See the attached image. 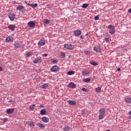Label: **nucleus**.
Instances as JSON below:
<instances>
[{
  "label": "nucleus",
  "instance_id": "obj_14",
  "mask_svg": "<svg viewBox=\"0 0 131 131\" xmlns=\"http://www.w3.org/2000/svg\"><path fill=\"white\" fill-rule=\"evenodd\" d=\"M36 125L40 128H41V129H43V128H45V127H46V126H45L43 124H42L40 123H37Z\"/></svg>",
  "mask_w": 131,
  "mask_h": 131
},
{
  "label": "nucleus",
  "instance_id": "obj_21",
  "mask_svg": "<svg viewBox=\"0 0 131 131\" xmlns=\"http://www.w3.org/2000/svg\"><path fill=\"white\" fill-rule=\"evenodd\" d=\"M83 75H84V76H85V75H89L90 74H91V73H90L89 72H86V71H83L82 72Z\"/></svg>",
  "mask_w": 131,
  "mask_h": 131
},
{
  "label": "nucleus",
  "instance_id": "obj_39",
  "mask_svg": "<svg viewBox=\"0 0 131 131\" xmlns=\"http://www.w3.org/2000/svg\"><path fill=\"white\" fill-rule=\"evenodd\" d=\"M94 19H95V21H97V20H99V19H100V17H99V16H96L94 17Z\"/></svg>",
  "mask_w": 131,
  "mask_h": 131
},
{
  "label": "nucleus",
  "instance_id": "obj_29",
  "mask_svg": "<svg viewBox=\"0 0 131 131\" xmlns=\"http://www.w3.org/2000/svg\"><path fill=\"white\" fill-rule=\"evenodd\" d=\"M89 7V4H84L82 5V8L83 9H86Z\"/></svg>",
  "mask_w": 131,
  "mask_h": 131
},
{
  "label": "nucleus",
  "instance_id": "obj_1",
  "mask_svg": "<svg viewBox=\"0 0 131 131\" xmlns=\"http://www.w3.org/2000/svg\"><path fill=\"white\" fill-rule=\"evenodd\" d=\"M108 29H110L109 31L110 34L115 33V27H114V26H112V25H109L108 26Z\"/></svg>",
  "mask_w": 131,
  "mask_h": 131
},
{
  "label": "nucleus",
  "instance_id": "obj_46",
  "mask_svg": "<svg viewBox=\"0 0 131 131\" xmlns=\"http://www.w3.org/2000/svg\"><path fill=\"white\" fill-rule=\"evenodd\" d=\"M40 108H43V107H45V106H43V105H42V104H41L40 105Z\"/></svg>",
  "mask_w": 131,
  "mask_h": 131
},
{
  "label": "nucleus",
  "instance_id": "obj_42",
  "mask_svg": "<svg viewBox=\"0 0 131 131\" xmlns=\"http://www.w3.org/2000/svg\"><path fill=\"white\" fill-rule=\"evenodd\" d=\"M42 56L43 57H47L48 56V54H43Z\"/></svg>",
  "mask_w": 131,
  "mask_h": 131
},
{
  "label": "nucleus",
  "instance_id": "obj_3",
  "mask_svg": "<svg viewBox=\"0 0 131 131\" xmlns=\"http://www.w3.org/2000/svg\"><path fill=\"white\" fill-rule=\"evenodd\" d=\"M41 61H42L41 57H38L36 58L35 59L33 60V63L34 64H37V63L38 62L41 63Z\"/></svg>",
  "mask_w": 131,
  "mask_h": 131
},
{
  "label": "nucleus",
  "instance_id": "obj_45",
  "mask_svg": "<svg viewBox=\"0 0 131 131\" xmlns=\"http://www.w3.org/2000/svg\"><path fill=\"white\" fill-rule=\"evenodd\" d=\"M128 12L131 14V8L128 9Z\"/></svg>",
  "mask_w": 131,
  "mask_h": 131
},
{
  "label": "nucleus",
  "instance_id": "obj_10",
  "mask_svg": "<svg viewBox=\"0 0 131 131\" xmlns=\"http://www.w3.org/2000/svg\"><path fill=\"white\" fill-rule=\"evenodd\" d=\"M24 6H21V5H18L17 8H16V10H18L20 12H21V11H22L23 12H24Z\"/></svg>",
  "mask_w": 131,
  "mask_h": 131
},
{
  "label": "nucleus",
  "instance_id": "obj_6",
  "mask_svg": "<svg viewBox=\"0 0 131 131\" xmlns=\"http://www.w3.org/2000/svg\"><path fill=\"white\" fill-rule=\"evenodd\" d=\"M58 69L59 68H58V66H54L52 67L50 70L51 72H57Z\"/></svg>",
  "mask_w": 131,
  "mask_h": 131
},
{
  "label": "nucleus",
  "instance_id": "obj_16",
  "mask_svg": "<svg viewBox=\"0 0 131 131\" xmlns=\"http://www.w3.org/2000/svg\"><path fill=\"white\" fill-rule=\"evenodd\" d=\"M40 115H46L47 114V111L45 109H42L40 111Z\"/></svg>",
  "mask_w": 131,
  "mask_h": 131
},
{
  "label": "nucleus",
  "instance_id": "obj_5",
  "mask_svg": "<svg viewBox=\"0 0 131 131\" xmlns=\"http://www.w3.org/2000/svg\"><path fill=\"white\" fill-rule=\"evenodd\" d=\"M8 17L11 21H13L14 19H15V14L11 12L10 13L8 14Z\"/></svg>",
  "mask_w": 131,
  "mask_h": 131
},
{
  "label": "nucleus",
  "instance_id": "obj_33",
  "mask_svg": "<svg viewBox=\"0 0 131 131\" xmlns=\"http://www.w3.org/2000/svg\"><path fill=\"white\" fill-rule=\"evenodd\" d=\"M82 91H83V92H85L86 93H88L89 92V89L83 88L82 89Z\"/></svg>",
  "mask_w": 131,
  "mask_h": 131
},
{
  "label": "nucleus",
  "instance_id": "obj_11",
  "mask_svg": "<svg viewBox=\"0 0 131 131\" xmlns=\"http://www.w3.org/2000/svg\"><path fill=\"white\" fill-rule=\"evenodd\" d=\"M28 25H29L30 27H34V26H35V23L33 21H31L28 23Z\"/></svg>",
  "mask_w": 131,
  "mask_h": 131
},
{
  "label": "nucleus",
  "instance_id": "obj_20",
  "mask_svg": "<svg viewBox=\"0 0 131 131\" xmlns=\"http://www.w3.org/2000/svg\"><path fill=\"white\" fill-rule=\"evenodd\" d=\"M28 124L29 125V126H35V122H32V121H30L29 122Z\"/></svg>",
  "mask_w": 131,
  "mask_h": 131
},
{
  "label": "nucleus",
  "instance_id": "obj_49",
  "mask_svg": "<svg viewBox=\"0 0 131 131\" xmlns=\"http://www.w3.org/2000/svg\"><path fill=\"white\" fill-rule=\"evenodd\" d=\"M8 102H10V103L12 102H14V101L12 100H9Z\"/></svg>",
  "mask_w": 131,
  "mask_h": 131
},
{
  "label": "nucleus",
  "instance_id": "obj_44",
  "mask_svg": "<svg viewBox=\"0 0 131 131\" xmlns=\"http://www.w3.org/2000/svg\"><path fill=\"white\" fill-rule=\"evenodd\" d=\"M3 68H2V67H0V72H1V71H3Z\"/></svg>",
  "mask_w": 131,
  "mask_h": 131
},
{
  "label": "nucleus",
  "instance_id": "obj_52",
  "mask_svg": "<svg viewBox=\"0 0 131 131\" xmlns=\"http://www.w3.org/2000/svg\"><path fill=\"white\" fill-rule=\"evenodd\" d=\"M130 118H131V117H130Z\"/></svg>",
  "mask_w": 131,
  "mask_h": 131
},
{
  "label": "nucleus",
  "instance_id": "obj_15",
  "mask_svg": "<svg viewBox=\"0 0 131 131\" xmlns=\"http://www.w3.org/2000/svg\"><path fill=\"white\" fill-rule=\"evenodd\" d=\"M94 50L96 52H97L98 53L101 52V48L99 46L94 47Z\"/></svg>",
  "mask_w": 131,
  "mask_h": 131
},
{
  "label": "nucleus",
  "instance_id": "obj_41",
  "mask_svg": "<svg viewBox=\"0 0 131 131\" xmlns=\"http://www.w3.org/2000/svg\"><path fill=\"white\" fill-rule=\"evenodd\" d=\"M57 62H58V61L57 60H54L52 61L53 64H56V63H57Z\"/></svg>",
  "mask_w": 131,
  "mask_h": 131
},
{
  "label": "nucleus",
  "instance_id": "obj_37",
  "mask_svg": "<svg viewBox=\"0 0 131 131\" xmlns=\"http://www.w3.org/2000/svg\"><path fill=\"white\" fill-rule=\"evenodd\" d=\"M84 54H85V55H90V51L86 50L84 52Z\"/></svg>",
  "mask_w": 131,
  "mask_h": 131
},
{
  "label": "nucleus",
  "instance_id": "obj_19",
  "mask_svg": "<svg viewBox=\"0 0 131 131\" xmlns=\"http://www.w3.org/2000/svg\"><path fill=\"white\" fill-rule=\"evenodd\" d=\"M100 114L101 115H105V109L104 108H101L99 111Z\"/></svg>",
  "mask_w": 131,
  "mask_h": 131
},
{
  "label": "nucleus",
  "instance_id": "obj_12",
  "mask_svg": "<svg viewBox=\"0 0 131 131\" xmlns=\"http://www.w3.org/2000/svg\"><path fill=\"white\" fill-rule=\"evenodd\" d=\"M68 103L71 106H74V105L76 104V101L74 100H69Z\"/></svg>",
  "mask_w": 131,
  "mask_h": 131
},
{
  "label": "nucleus",
  "instance_id": "obj_50",
  "mask_svg": "<svg viewBox=\"0 0 131 131\" xmlns=\"http://www.w3.org/2000/svg\"><path fill=\"white\" fill-rule=\"evenodd\" d=\"M128 114H129V115H131V111L129 112Z\"/></svg>",
  "mask_w": 131,
  "mask_h": 131
},
{
  "label": "nucleus",
  "instance_id": "obj_51",
  "mask_svg": "<svg viewBox=\"0 0 131 131\" xmlns=\"http://www.w3.org/2000/svg\"><path fill=\"white\" fill-rule=\"evenodd\" d=\"M14 4H15V1L14 2Z\"/></svg>",
  "mask_w": 131,
  "mask_h": 131
},
{
  "label": "nucleus",
  "instance_id": "obj_27",
  "mask_svg": "<svg viewBox=\"0 0 131 131\" xmlns=\"http://www.w3.org/2000/svg\"><path fill=\"white\" fill-rule=\"evenodd\" d=\"M83 81H84V82H90V81H91V78H86L83 79Z\"/></svg>",
  "mask_w": 131,
  "mask_h": 131
},
{
  "label": "nucleus",
  "instance_id": "obj_2",
  "mask_svg": "<svg viewBox=\"0 0 131 131\" xmlns=\"http://www.w3.org/2000/svg\"><path fill=\"white\" fill-rule=\"evenodd\" d=\"M63 48L68 49V50H73L74 49V46L71 44H64L63 45Z\"/></svg>",
  "mask_w": 131,
  "mask_h": 131
},
{
  "label": "nucleus",
  "instance_id": "obj_28",
  "mask_svg": "<svg viewBox=\"0 0 131 131\" xmlns=\"http://www.w3.org/2000/svg\"><path fill=\"white\" fill-rule=\"evenodd\" d=\"M91 65H93V66H97L98 65V62L93 61L91 62Z\"/></svg>",
  "mask_w": 131,
  "mask_h": 131
},
{
  "label": "nucleus",
  "instance_id": "obj_9",
  "mask_svg": "<svg viewBox=\"0 0 131 131\" xmlns=\"http://www.w3.org/2000/svg\"><path fill=\"white\" fill-rule=\"evenodd\" d=\"M68 88H71L72 89H75L76 88V84L73 82L70 83L68 85Z\"/></svg>",
  "mask_w": 131,
  "mask_h": 131
},
{
  "label": "nucleus",
  "instance_id": "obj_38",
  "mask_svg": "<svg viewBox=\"0 0 131 131\" xmlns=\"http://www.w3.org/2000/svg\"><path fill=\"white\" fill-rule=\"evenodd\" d=\"M109 40H111V39L109 38H105V40L106 41V42H109Z\"/></svg>",
  "mask_w": 131,
  "mask_h": 131
},
{
  "label": "nucleus",
  "instance_id": "obj_43",
  "mask_svg": "<svg viewBox=\"0 0 131 131\" xmlns=\"http://www.w3.org/2000/svg\"><path fill=\"white\" fill-rule=\"evenodd\" d=\"M4 121L5 122H7V121H8V119L5 118Z\"/></svg>",
  "mask_w": 131,
  "mask_h": 131
},
{
  "label": "nucleus",
  "instance_id": "obj_26",
  "mask_svg": "<svg viewBox=\"0 0 131 131\" xmlns=\"http://www.w3.org/2000/svg\"><path fill=\"white\" fill-rule=\"evenodd\" d=\"M44 24H46V25H48V24H50V20L48 19H45L44 20Z\"/></svg>",
  "mask_w": 131,
  "mask_h": 131
},
{
  "label": "nucleus",
  "instance_id": "obj_30",
  "mask_svg": "<svg viewBox=\"0 0 131 131\" xmlns=\"http://www.w3.org/2000/svg\"><path fill=\"white\" fill-rule=\"evenodd\" d=\"M60 57L63 59V58H65L66 57V54L64 53V52L60 53Z\"/></svg>",
  "mask_w": 131,
  "mask_h": 131
},
{
  "label": "nucleus",
  "instance_id": "obj_47",
  "mask_svg": "<svg viewBox=\"0 0 131 131\" xmlns=\"http://www.w3.org/2000/svg\"><path fill=\"white\" fill-rule=\"evenodd\" d=\"M120 70H121V69H120V68L117 69V71H120Z\"/></svg>",
  "mask_w": 131,
  "mask_h": 131
},
{
  "label": "nucleus",
  "instance_id": "obj_25",
  "mask_svg": "<svg viewBox=\"0 0 131 131\" xmlns=\"http://www.w3.org/2000/svg\"><path fill=\"white\" fill-rule=\"evenodd\" d=\"M70 129V127L68 126H66L64 127H63V130L64 131H69Z\"/></svg>",
  "mask_w": 131,
  "mask_h": 131
},
{
  "label": "nucleus",
  "instance_id": "obj_53",
  "mask_svg": "<svg viewBox=\"0 0 131 131\" xmlns=\"http://www.w3.org/2000/svg\"><path fill=\"white\" fill-rule=\"evenodd\" d=\"M130 118H131V117H130Z\"/></svg>",
  "mask_w": 131,
  "mask_h": 131
},
{
  "label": "nucleus",
  "instance_id": "obj_36",
  "mask_svg": "<svg viewBox=\"0 0 131 131\" xmlns=\"http://www.w3.org/2000/svg\"><path fill=\"white\" fill-rule=\"evenodd\" d=\"M19 45L18 43H15L14 44V46L15 48H16V49H18L19 48Z\"/></svg>",
  "mask_w": 131,
  "mask_h": 131
},
{
  "label": "nucleus",
  "instance_id": "obj_22",
  "mask_svg": "<svg viewBox=\"0 0 131 131\" xmlns=\"http://www.w3.org/2000/svg\"><path fill=\"white\" fill-rule=\"evenodd\" d=\"M49 86V84L48 83H45L43 85L41 86V89H47Z\"/></svg>",
  "mask_w": 131,
  "mask_h": 131
},
{
  "label": "nucleus",
  "instance_id": "obj_17",
  "mask_svg": "<svg viewBox=\"0 0 131 131\" xmlns=\"http://www.w3.org/2000/svg\"><path fill=\"white\" fill-rule=\"evenodd\" d=\"M28 6H29L30 7H31V8H36L37 7V4L35 3L34 4H28Z\"/></svg>",
  "mask_w": 131,
  "mask_h": 131
},
{
  "label": "nucleus",
  "instance_id": "obj_7",
  "mask_svg": "<svg viewBox=\"0 0 131 131\" xmlns=\"http://www.w3.org/2000/svg\"><path fill=\"white\" fill-rule=\"evenodd\" d=\"M8 29L11 31H14L16 28V26L14 25H10L8 26Z\"/></svg>",
  "mask_w": 131,
  "mask_h": 131
},
{
  "label": "nucleus",
  "instance_id": "obj_24",
  "mask_svg": "<svg viewBox=\"0 0 131 131\" xmlns=\"http://www.w3.org/2000/svg\"><path fill=\"white\" fill-rule=\"evenodd\" d=\"M75 72L73 71H70L67 72L68 75H73L74 74Z\"/></svg>",
  "mask_w": 131,
  "mask_h": 131
},
{
  "label": "nucleus",
  "instance_id": "obj_34",
  "mask_svg": "<svg viewBox=\"0 0 131 131\" xmlns=\"http://www.w3.org/2000/svg\"><path fill=\"white\" fill-rule=\"evenodd\" d=\"M125 101L126 102V103H131V98H127L125 100Z\"/></svg>",
  "mask_w": 131,
  "mask_h": 131
},
{
  "label": "nucleus",
  "instance_id": "obj_40",
  "mask_svg": "<svg viewBox=\"0 0 131 131\" xmlns=\"http://www.w3.org/2000/svg\"><path fill=\"white\" fill-rule=\"evenodd\" d=\"M26 55L27 57H30V56H32V54H31L30 53H27Z\"/></svg>",
  "mask_w": 131,
  "mask_h": 131
},
{
  "label": "nucleus",
  "instance_id": "obj_18",
  "mask_svg": "<svg viewBox=\"0 0 131 131\" xmlns=\"http://www.w3.org/2000/svg\"><path fill=\"white\" fill-rule=\"evenodd\" d=\"M38 43L39 46H45V45H46V42L42 40H40Z\"/></svg>",
  "mask_w": 131,
  "mask_h": 131
},
{
  "label": "nucleus",
  "instance_id": "obj_48",
  "mask_svg": "<svg viewBox=\"0 0 131 131\" xmlns=\"http://www.w3.org/2000/svg\"><path fill=\"white\" fill-rule=\"evenodd\" d=\"M80 37L81 38V39H83V36L82 35H81Z\"/></svg>",
  "mask_w": 131,
  "mask_h": 131
},
{
  "label": "nucleus",
  "instance_id": "obj_4",
  "mask_svg": "<svg viewBox=\"0 0 131 131\" xmlns=\"http://www.w3.org/2000/svg\"><path fill=\"white\" fill-rule=\"evenodd\" d=\"M82 32L80 30H75L74 31V36H79V35L81 34Z\"/></svg>",
  "mask_w": 131,
  "mask_h": 131
},
{
  "label": "nucleus",
  "instance_id": "obj_13",
  "mask_svg": "<svg viewBox=\"0 0 131 131\" xmlns=\"http://www.w3.org/2000/svg\"><path fill=\"white\" fill-rule=\"evenodd\" d=\"M13 112H14V108H8L6 110V113H7V114H12Z\"/></svg>",
  "mask_w": 131,
  "mask_h": 131
},
{
  "label": "nucleus",
  "instance_id": "obj_8",
  "mask_svg": "<svg viewBox=\"0 0 131 131\" xmlns=\"http://www.w3.org/2000/svg\"><path fill=\"white\" fill-rule=\"evenodd\" d=\"M41 120L43 121V122H45V123H48L49 121H50V119L49 118H47V117H43L41 118Z\"/></svg>",
  "mask_w": 131,
  "mask_h": 131
},
{
  "label": "nucleus",
  "instance_id": "obj_31",
  "mask_svg": "<svg viewBox=\"0 0 131 131\" xmlns=\"http://www.w3.org/2000/svg\"><path fill=\"white\" fill-rule=\"evenodd\" d=\"M95 92H96V93H100L101 92V88H97L95 90Z\"/></svg>",
  "mask_w": 131,
  "mask_h": 131
},
{
  "label": "nucleus",
  "instance_id": "obj_23",
  "mask_svg": "<svg viewBox=\"0 0 131 131\" xmlns=\"http://www.w3.org/2000/svg\"><path fill=\"white\" fill-rule=\"evenodd\" d=\"M13 40V39H11V37H7L6 38V42H9L10 41H12Z\"/></svg>",
  "mask_w": 131,
  "mask_h": 131
},
{
  "label": "nucleus",
  "instance_id": "obj_35",
  "mask_svg": "<svg viewBox=\"0 0 131 131\" xmlns=\"http://www.w3.org/2000/svg\"><path fill=\"white\" fill-rule=\"evenodd\" d=\"M104 118V115H100L99 116V119H103Z\"/></svg>",
  "mask_w": 131,
  "mask_h": 131
},
{
  "label": "nucleus",
  "instance_id": "obj_32",
  "mask_svg": "<svg viewBox=\"0 0 131 131\" xmlns=\"http://www.w3.org/2000/svg\"><path fill=\"white\" fill-rule=\"evenodd\" d=\"M35 106V104H32V105H30V110H34V106Z\"/></svg>",
  "mask_w": 131,
  "mask_h": 131
}]
</instances>
